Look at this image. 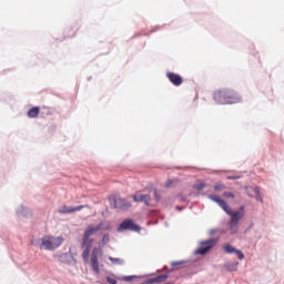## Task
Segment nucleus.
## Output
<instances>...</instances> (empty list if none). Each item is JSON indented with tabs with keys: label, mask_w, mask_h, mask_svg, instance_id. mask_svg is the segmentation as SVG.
Wrapping results in <instances>:
<instances>
[{
	"label": "nucleus",
	"mask_w": 284,
	"mask_h": 284,
	"mask_svg": "<svg viewBox=\"0 0 284 284\" xmlns=\"http://www.w3.org/2000/svg\"><path fill=\"white\" fill-rule=\"evenodd\" d=\"M209 199H211V201H214V203H217V205H220V207L225 211L229 216H231V223H234L235 225L239 223V220L244 216V207L241 206L240 211L237 212H232V209H230V205H227V202H225L223 199H221L219 195H210Z\"/></svg>",
	"instance_id": "obj_1"
},
{
	"label": "nucleus",
	"mask_w": 284,
	"mask_h": 284,
	"mask_svg": "<svg viewBox=\"0 0 284 284\" xmlns=\"http://www.w3.org/2000/svg\"><path fill=\"white\" fill-rule=\"evenodd\" d=\"M41 245L44 250L52 252L63 245V236L44 235L41 239Z\"/></svg>",
	"instance_id": "obj_2"
},
{
	"label": "nucleus",
	"mask_w": 284,
	"mask_h": 284,
	"mask_svg": "<svg viewBox=\"0 0 284 284\" xmlns=\"http://www.w3.org/2000/svg\"><path fill=\"white\" fill-rule=\"evenodd\" d=\"M119 230H130L131 232H140L141 226L136 225L132 220H125L120 224Z\"/></svg>",
	"instance_id": "obj_3"
},
{
	"label": "nucleus",
	"mask_w": 284,
	"mask_h": 284,
	"mask_svg": "<svg viewBox=\"0 0 284 284\" xmlns=\"http://www.w3.org/2000/svg\"><path fill=\"white\" fill-rule=\"evenodd\" d=\"M88 205H79L75 207L63 205L58 210L59 214H74V212H81V210H85Z\"/></svg>",
	"instance_id": "obj_4"
},
{
	"label": "nucleus",
	"mask_w": 284,
	"mask_h": 284,
	"mask_svg": "<svg viewBox=\"0 0 284 284\" xmlns=\"http://www.w3.org/2000/svg\"><path fill=\"white\" fill-rule=\"evenodd\" d=\"M241 95L231 89H226V104L240 103Z\"/></svg>",
	"instance_id": "obj_5"
},
{
	"label": "nucleus",
	"mask_w": 284,
	"mask_h": 284,
	"mask_svg": "<svg viewBox=\"0 0 284 284\" xmlns=\"http://www.w3.org/2000/svg\"><path fill=\"white\" fill-rule=\"evenodd\" d=\"M213 245H216V241L209 240L206 242H202L201 246L196 250V254H207Z\"/></svg>",
	"instance_id": "obj_6"
},
{
	"label": "nucleus",
	"mask_w": 284,
	"mask_h": 284,
	"mask_svg": "<svg viewBox=\"0 0 284 284\" xmlns=\"http://www.w3.org/2000/svg\"><path fill=\"white\" fill-rule=\"evenodd\" d=\"M91 267L95 274H99L101 270L99 268V248H93L91 254Z\"/></svg>",
	"instance_id": "obj_7"
},
{
	"label": "nucleus",
	"mask_w": 284,
	"mask_h": 284,
	"mask_svg": "<svg viewBox=\"0 0 284 284\" xmlns=\"http://www.w3.org/2000/svg\"><path fill=\"white\" fill-rule=\"evenodd\" d=\"M114 207L116 210H129V207H132V204L123 199V197H114Z\"/></svg>",
	"instance_id": "obj_8"
},
{
	"label": "nucleus",
	"mask_w": 284,
	"mask_h": 284,
	"mask_svg": "<svg viewBox=\"0 0 284 284\" xmlns=\"http://www.w3.org/2000/svg\"><path fill=\"white\" fill-rule=\"evenodd\" d=\"M213 99L216 103L226 104V89L215 91Z\"/></svg>",
	"instance_id": "obj_9"
},
{
	"label": "nucleus",
	"mask_w": 284,
	"mask_h": 284,
	"mask_svg": "<svg viewBox=\"0 0 284 284\" xmlns=\"http://www.w3.org/2000/svg\"><path fill=\"white\" fill-rule=\"evenodd\" d=\"M166 77L171 83H173L175 87L183 84V78L180 74H176L174 72H168Z\"/></svg>",
	"instance_id": "obj_10"
},
{
	"label": "nucleus",
	"mask_w": 284,
	"mask_h": 284,
	"mask_svg": "<svg viewBox=\"0 0 284 284\" xmlns=\"http://www.w3.org/2000/svg\"><path fill=\"white\" fill-rule=\"evenodd\" d=\"M224 252H226V254H236L237 258L240 261H243V258H245V254H243L242 251L234 248V246L226 244L224 246Z\"/></svg>",
	"instance_id": "obj_11"
},
{
	"label": "nucleus",
	"mask_w": 284,
	"mask_h": 284,
	"mask_svg": "<svg viewBox=\"0 0 284 284\" xmlns=\"http://www.w3.org/2000/svg\"><path fill=\"white\" fill-rule=\"evenodd\" d=\"M133 201L135 203H145V205H150V201H152V197L148 194L133 195Z\"/></svg>",
	"instance_id": "obj_12"
},
{
	"label": "nucleus",
	"mask_w": 284,
	"mask_h": 284,
	"mask_svg": "<svg viewBox=\"0 0 284 284\" xmlns=\"http://www.w3.org/2000/svg\"><path fill=\"white\" fill-rule=\"evenodd\" d=\"M101 230H103L102 224H99L98 226H89L84 232V236H87V239L94 236V234H97V232H101Z\"/></svg>",
	"instance_id": "obj_13"
},
{
	"label": "nucleus",
	"mask_w": 284,
	"mask_h": 284,
	"mask_svg": "<svg viewBox=\"0 0 284 284\" xmlns=\"http://www.w3.org/2000/svg\"><path fill=\"white\" fill-rule=\"evenodd\" d=\"M92 243H94V239L88 237L87 235H83L82 245L87 248L92 250Z\"/></svg>",
	"instance_id": "obj_14"
},
{
	"label": "nucleus",
	"mask_w": 284,
	"mask_h": 284,
	"mask_svg": "<svg viewBox=\"0 0 284 284\" xmlns=\"http://www.w3.org/2000/svg\"><path fill=\"white\" fill-rule=\"evenodd\" d=\"M28 116H30V119H34V118L39 116V108L30 109L28 112Z\"/></svg>",
	"instance_id": "obj_15"
},
{
	"label": "nucleus",
	"mask_w": 284,
	"mask_h": 284,
	"mask_svg": "<svg viewBox=\"0 0 284 284\" xmlns=\"http://www.w3.org/2000/svg\"><path fill=\"white\" fill-rule=\"evenodd\" d=\"M90 250L91 248L85 247V250L82 252V258L84 263H89L90 261Z\"/></svg>",
	"instance_id": "obj_16"
},
{
	"label": "nucleus",
	"mask_w": 284,
	"mask_h": 284,
	"mask_svg": "<svg viewBox=\"0 0 284 284\" xmlns=\"http://www.w3.org/2000/svg\"><path fill=\"white\" fill-rule=\"evenodd\" d=\"M110 243V236L109 235H103L101 240V245H108Z\"/></svg>",
	"instance_id": "obj_17"
},
{
	"label": "nucleus",
	"mask_w": 284,
	"mask_h": 284,
	"mask_svg": "<svg viewBox=\"0 0 284 284\" xmlns=\"http://www.w3.org/2000/svg\"><path fill=\"white\" fill-rule=\"evenodd\" d=\"M225 189V184H216L214 186L215 192H221Z\"/></svg>",
	"instance_id": "obj_18"
},
{
	"label": "nucleus",
	"mask_w": 284,
	"mask_h": 284,
	"mask_svg": "<svg viewBox=\"0 0 284 284\" xmlns=\"http://www.w3.org/2000/svg\"><path fill=\"white\" fill-rule=\"evenodd\" d=\"M223 196H225L226 199H234L235 195L232 192H224Z\"/></svg>",
	"instance_id": "obj_19"
},
{
	"label": "nucleus",
	"mask_w": 284,
	"mask_h": 284,
	"mask_svg": "<svg viewBox=\"0 0 284 284\" xmlns=\"http://www.w3.org/2000/svg\"><path fill=\"white\" fill-rule=\"evenodd\" d=\"M109 261H111V263H121V260L116 257H109Z\"/></svg>",
	"instance_id": "obj_20"
},
{
	"label": "nucleus",
	"mask_w": 284,
	"mask_h": 284,
	"mask_svg": "<svg viewBox=\"0 0 284 284\" xmlns=\"http://www.w3.org/2000/svg\"><path fill=\"white\" fill-rule=\"evenodd\" d=\"M106 281H108L110 284H116V281H115L113 277H106Z\"/></svg>",
	"instance_id": "obj_21"
},
{
	"label": "nucleus",
	"mask_w": 284,
	"mask_h": 284,
	"mask_svg": "<svg viewBox=\"0 0 284 284\" xmlns=\"http://www.w3.org/2000/svg\"><path fill=\"white\" fill-rule=\"evenodd\" d=\"M236 179H241V176H232V175L227 176L229 181H236Z\"/></svg>",
	"instance_id": "obj_22"
},
{
	"label": "nucleus",
	"mask_w": 284,
	"mask_h": 284,
	"mask_svg": "<svg viewBox=\"0 0 284 284\" xmlns=\"http://www.w3.org/2000/svg\"><path fill=\"white\" fill-rule=\"evenodd\" d=\"M155 201H161V196H159V192L154 191Z\"/></svg>",
	"instance_id": "obj_23"
},
{
	"label": "nucleus",
	"mask_w": 284,
	"mask_h": 284,
	"mask_svg": "<svg viewBox=\"0 0 284 284\" xmlns=\"http://www.w3.org/2000/svg\"><path fill=\"white\" fill-rule=\"evenodd\" d=\"M183 262H172L171 263V265L173 266V267H176V265H181Z\"/></svg>",
	"instance_id": "obj_24"
},
{
	"label": "nucleus",
	"mask_w": 284,
	"mask_h": 284,
	"mask_svg": "<svg viewBox=\"0 0 284 284\" xmlns=\"http://www.w3.org/2000/svg\"><path fill=\"white\" fill-rule=\"evenodd\" d=\"M196 187H197V190H203V187H205V184H200Z\"/></svg>",
	"instance_id": "obj_25"
},
{
	"label": "nucleus",
	"mask_w": 284,
	"mask_h": 284,
	"mask_svg": "<svg viewBox=\"0 0 284 284\" xmlns=\"http://www.w3.org/2000/svg\"><path fill=\"white\" fill-rule=\"evenodd\" d=\"M255 192L258 194V187L255 189Z\"/></svg>",
	"instance_id": "obj_26"
}]
</instances>
